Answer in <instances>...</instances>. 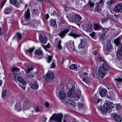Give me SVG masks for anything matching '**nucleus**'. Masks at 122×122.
Listing matches in <instances>:
<instances>
[{
    "label": "nucleus",
    "mask_w": 122,
    "mask_h": 122,
    "mask_svg": "<svg viewBox=\"0 0 122 122\" xmlns=\"http://www.w3.org/2000/svg\"><path fill=\"white\" fill-rule=\"evenodd\" d=\"M16 36L17 37V38L18 40V42L20 40H21L22 36L20 32H18L16 33Z\"/></svg>",
    "instance_id": "35"
},
{
    "label": "nucleus",
    "mask_w": 122,
    "mask_h": 122,
    "mask_svg": "<svg viewBox=\"0 0 122 122\" xmlns=\"http://www.w3.org/2000/svg\"><path fill=\"white\" fill-rule=\"evenodd\" d=\"M34 73L33 72H31L30 74H27L26 75L27 77H28L30 78H33L34 77Z\"/></svg>",
    "instance_id": "45"
},
{
    "label": "nucleus",
    "mask_w": 122,
    "mask_h": 122,
    "mask_svg": "<svg viewBox=\"0 0 122 122\" xmlns=\"http://www.w3.org/2000/svg\"><path fill=\"white\" fill-rule=\"evenodd\" d=\"M67 87L69 88H71L68 92V96L69 97L72 98L74 97L75 100L77 101L79 98V96L75 93L76 87V84L74 82H73L72 83H69L67 84Z\"/></svg>",
    "instance_id": "1"
},
{
    "label": "nucleus",
    "mask_w": 122,
    "mask_h": 122,
    "mask_svg": "<svg viewBox=\"0 0 122 122\" xmlns=\"http://www.w3.org/2000/svg\"><path fill=\"white\" fill-rule=\"evenodd\" d=\"M95 32H94L93 31L91 33L89 34V35L92 38H93L95 36Z\"/></svg>",
    "instance_id": "50"
},
{
    "label": "nucleus",
    "mask_w": 122,
    "mask_h": 122,
    "mask_svg": "<svg viewBox=\"0 0 122 122\" xmlns=\"http://www.w3.org/2000/svg\"><path fill=\"white\" fill-rule=\"evenodd\" d=\"M34 68V66L32 65H31L29 66L27 68V73H29L30 71L33 70Z\"/></svg>",
    "instance_id": "32"
},
{
    "label": "nucleus",
    "mask_w": 122,
    "mask_h": 122,
    "mask_svg": "<svg viewBox=\"0 0 122 122\" xmlns=\"http://www.w3.org/2000/svg\"><path fill=\"white\" fill-rule=\"evenodd\" d=\"M117 56H122V45H120L118 49L117 52Z\"/></svg>",
    "instance_id": "22"
},
{
    "label": "nucleus",
    "mask_w": 122,
    "mask_h": 122,
    "mask_svg": "<svg viewBox=\"0 0 122 122\" xmlns=\"http://www.w3.org/2000/svg\"><path fill=\"white\" fill-rule=\"evenodd\" d=\"M114 80L119 82H122V79L121 78H119L117 79H114Z\"/></svg>",
    "instance_id": "56"
},
{
    "label": "nucleus",
    "mask_w": 122,
    "mask_h": 122,
    "mask_svg": "<svg viewBox=\"0 0 122 122\" xmlns=\"http://www.w3.org/2000/svg\"><path fill=\"white\" fill-rule=\"evenodd\" d=\"M49 43H48V44L46 46H44L42 44V45L43 46V47L45 49H46V48H50V47L49 46Z\"/></svg>",
    "instance_id": "54"
},
{
    "label": "nucleus",
    "mask_w": 122,
    "mask_h": 122,
    "mask_svg": "<svg viewBox=\"0 0 122 122\" xmlns=\"http://www.w3.org/2000/svg\"><path fill=\"white\" fill-rule=\"evenodd\" d=\"M94 28L96 30H99L101 29H102V28L101 25H100L99 24L97 23H94Z\"/></svg>",
    "instance_id": "24"
},
{
    "label": "nucleus",
    "mask_w": 122,
    "mask_h": 122,
    "mask_svg": "<svg viewBox=\"0 0 122 122\" xmlns=\"http://www.w3.org/2000/svg\"><path fill=\"white\" fill-rule=\"evenodd\" d=\"M35 112H42L43 111V110L40 109L38 106H37L35 109Z\"/></svg>",
    "instance_id": "40"
},
{
    "label": "nucleus",
    "mask_w": 122,
    "mask_h": 122,
    "mask_svg": "<svg viewBox=\"0 0 122 122\" xmlns=\"http://www.w3.org/2000/svg\"><path fill=\"white\" fill-rule=\"evenodd\" d=\"M6 90H4L2 94V97L3 98H4L6 96Z\"/></svg>",
    "instance_id": "44"
},
{
    "label": "nucleus",
    "mask_w": 122,
    "mask_h": 122,
    "mask_svg": "<svg viewBox=\"0 0 122 122\" xmlns=\"http://www.w3.org/2000/svg\"><path fill=\"white\" fill-rule=\"evenodd\" d=\"M68 35L73 37L75 39L82 36V35L81 34H76L74 33L73 32H71L68 34Z\"/></svg>",
    "instance_id": "16"
},
{
    "label": "nucleus",
    "mask_w": 122,
    "mask_h": 122,
    "mask_svg": "<svg viewBox=\"0 0 122 122\" xmlns=\"http://www.w3.org/2000/svg\"><path fill=\"white\" fill-rule=\"evenodd\" d=\"M59 93L60 97L62 99H64L65 98L66 95L63 91L61 90L59 92Z\"/></svg>",
    "instance_id": "30"
},
{
    "label": "nucleus",
    "mask_w": 122,
    "mask_h": 122,
    "mask_svg": "<svg viewBox=\"0 0 122 122\" xmlns=\"http://www.w3.org/2000/svg\"><path fill=\"white\" fill-rule=\"evenodd\" d=\"M76 106V103L73 100H71V102L70 106L69 107H73Z\"/></svg>",
    "instance_id": "42"
},
{
    "label": "nucleus",
    "mask_w": 122,
    "mask_h": 122,
    "mask_svg": "<svg viewBox=\"0 0 122 122\" xmlns=\"http://www.w3.org/2000/svg\"><path fill=\"white\" fill-rule=\"evenodd\" d=\"M98 60L99 61H104V58L102 57H99Z\"/></svg>",
    "instance_id": "57"
},
{
    "label": "nucleus",
    "mask_w": 122,
    "mask_h": 122,
    "mask_svg": "<svg viewBox=\"0 0 122 122\" xmlns=\"http://www.w3.org/2000/svg\"><path fill=\"white\" fill-rule=\"evenodd\" d=\"M112 117L114 120L118 122H121L122 120V118L121 116L116 114H112Z\"/></svg>",
    "instance_id": "14"
},
{
    "label": "nucleus",
    "mask_w": 122,
    "mask_h": 122,
    "mask_svg": "<svg viewBox=\"0 0 122 122\" xmlns=\"http://www.w3.org/2000/svg\"><path fill=\"white\" fill-rule=\"evenodd\" d=\"M10 3L17 7L18 8L19 6L17 0H10Z\"/></svg>",
    "instance_id": "25"
},
{
    "label": "nucleus",
    "mask_w": 122,
    "mask_h": 122,
    "mask_svg": "<svg viewBox=\"0 0 122 122\" xmlns=\"http://www.w3.org/2000/svg\"><path fill=\"white\" fill-rule=\"evenodd\" d=\"M29 85L30 88L33 90H36L38 89V85L37 83H30Z\"/></svg>",
    "instance_id": "23"
},
{
    "label": "nucleus",
    "mask_w": 122,
    "mask_h": 122,
    "mask_svg": "<svg viewBox=\"0 0 122 122\" xmlns=\"http://www.w3.org/2000/svg\"><path fill=\"white\" fill-rule=\"evenodd\" d=\"M69 67L71 69L73 70L76 69L77 68V66L75 64H72L69 66Z\"/></svg>",
    "instance_id": "43"
},
{
    "label": "nucleus",
    "mask_w": 122,
    "mask_h": 122,
    "mask_svg": "<svg viewBox=\"0 0 122 122\" xmlns=\"http://www.w3.org/2000/svg\"><path fill=\"white\" fill-rule=\"evenodd\" d=\"M101 22L102 23H103L105 22H106L107 21V19L105 18H102L101 19Z\"/></svg>",
    "instance_id": "55"
},
{
    "label": "nucleus",
    "mask_w": 122,
    "mask_h": 122,
    "mask_svg": "<svg viewBox=\"0 0 122 122\" xmlns=\"http://www.w3.org/2000/svg\"><path fill=\"white\" fill-rule=\"evenodd\" d=\"M39 10V9L36 8L33 10L32 12V13L34 15L37 16L40 13Z\"/></svg>",
    "instance_id": "31"
},
{
    "label": "nucleus",
    "mask_w": 122,
    "mask_h": 122,
    "mask_svg": "<svg viewBox=\"0 0 122 122\" xmlns=\"http://www.w3.org/2000/svg\"><path fill=\"white\" fill-rule=\"evenodd\" d=\"M105 38L106 37L105 36V35L104 34H102L100 37V38L103 41H104L105 40Z\"/></svg>",
    "instance_id": "47"
},
{
    "label": "nucleus",
    "mask_w": 122,
    "mask_h": 122,
    "mask_svg": "<svg viewBox=\"0 0 122 122\" xmlns=\"http://www.w3.org/2000/svg\"><path fill=\"white\" fill-rule=\"evenodd\" d=\"M52 56H48L47 57V59L48 61H51L52 59Z\"/></svg>",
    "instance_id": "49"
},
{
    "label": "nucleus",
    "mask_w": 122,
    "mask_h": 122,
    "mask_svg": "<svg viewBox=\"0 0 122 122\" xmlns=\"http://www.w3.org/2000/svg\"><path fill=\"white\" fill-rule=\"evenodd\" d=\"M110 66L109 64L106 62L102 64V66L99 67L98 70L99 75L102 78H103L106 75V71L110 70Z\"/></svg>",
    "instance_id": "2"
},
{
    "label": "nucleus",
    "mask_w": 122,
    "mask_h": 122,
    "mask_svg": "<svg viewBox=\"0 0 122 122\" xmlns=\"http://www.w3.org/2000/svg\"><path fill=\"white\" fill-rule=\"evenodd\" d=\"M107 97L109 100H112V98L111 96L107 95Z\"/></svg>",
    "instance_id": "61"
},
{
    "label": "nucleus",
    "mask_w": 122,
    "mask_h": 122,
    "mask_svg": "<svg viewBox=\"0 0 122 122\" xmlns=\"http://www.w3.org/2000/svg\"><path fill=\"white\" fill-rule=\"evenodd\" d=\"M50 13L51 15H56V16H58V14L56 11L54 10L53 9H51V11H50Z\"/></svg>",
    "instance_id": "34"
},
{
    "label": "nucleus",
    "mask_w": 122,
    "mask_h": 122,
    "mask_svg": "<svg viewBox=\"0 0 122 122\" xmlns=\"http://www.w3.org/2000/svg\"><path fill=\"white\" fill-rule=\"evenodd\" d=\"M67 48L70 51H75V46L73 41L70 40L68 41Z\"/></svg>",
    "instance_id": "8"
},
{
    "label": "nucleus",
    "mask_w": 122,
    "mask_h": 122,
    "mask_svg": "<svg viewBox=\"0 0 122 122\" xmlns=\"http://www.w3.org/2000/svg\"><path fill=\"white\" fill-rule=\"evenodd\" d=\"M122 39V35L114 40V42L117 46L121 44L120 42Z\"/></svg>",
    "instance_id": "15"
},
{
    "label": "nucleus",
    "mask_w": 122,
    "mask_h": 122,
    "mask_svg": "<svg viewBox=\"0 0 122 122\" xmlns=\"http://www.w3.org/2000/svg\"><path fill=\"white\" fill-rule=\"evenodd\" d=\"M37 25V24L36 23V21L34 20L28 22L27 25H28L29 27H33Z\"/></svg>",
    "instance_id": "20"
},
{
    "label": "nucleus",
    "mask_w": 122,
    "mask_h": 122,
    "mask_svg": "<svg viewBox=\"0 0 122 122\" xmlns=\"http://www.w3.org/2000/svg\"><path fill=\"white\" fill-rule=\"evenodd\" d=\"M35 49L34 47H32L28 50H25V52L26 54L30 56H31L32 53Z\"/></svg>",
    "instance_id": "21"
},
{
    "label": "nucleus",
    "mask_w": 122,
    "mask_h": 122,
    "mask_svg": "<svg viewBox=\"0 0 122 122\" xmlns=\"http://www.w3.org/2000/svg\"><path fill=\"white\" fill-rule=\"evenodd\" d=\"M63 115L60 113L53 114L50 118V120H53L57 122H61Z\"/></svg>",
    "instance_id": "4"
},
{
    "label": "nucleus",
    "mask_w": 122,
    "mask_h": 122,
    "mask_svg": "<svg viewBox=\"0 0 122 122\" xmlns=\"http://www.w3.org/2000/svg\"><path fill=\"white\" fill-rule=\"evenodd\" d=\"M100 100L99 99H98V100H96V103H95V104H96L98 103H99L100 101Z\"/></svg>",
    "instance_id": "64"
},
{
    "label": "nucleus",
    "mask_w": 122,
    "mask_h": 122,
    "mask_svg": "<svg viewBox=\"0 0 122 122\" xmlns=\"http://www.w3.org/2000/svg\"><path fill=\"white\" fill-rule=\"evenodd\" d=\"M107 102V103L104 104L103 107L101 109L102 112L104 113L111 112V109L114 107V105L113 103L109 101L108 102Z\"/></svg>",
    "instance_id": "3"
},
{
    "label": "nucleus",
    "mask_w": 122,
    "mask_h": 122,
    "mask_svg": "<svg viewBox=\"0 0 122 122\" xmlns=\"http://www.w3.org/2000/svg\"><path fill=\"white\" fill-rule=\"evenodd\" d=\"M24 16L25 18L29 19L30 16V9L28 8L26 11L25 12L24 14Z\"/></svg>",
    "instance_id": "28"
},
{
    "label": "nucleus",
    "mask_w": 122,
    "mask_h": 122,
    "mask_svg": "<svg viewBox=\"0 0 122 122\" xmlns=\"http://www.w3.org/2000/svg\"><path fill=\"white\" fill-rule=\"evenodd\" d=\"M114 11L116 13L122 12V4H118L116 5L114 8Z\"/></svg>",
    "instance_id": "13"
},
{
    "label": "nucleus",
    "mask_w": 122,
    "mask_h": 122,
    "mask_svg": "<svg viewBox=\"0 0 122 122\" xmlns=\"http://www.w3.org/2000/svg\"><path fill=\"white\" fill-rule=\"evenodd\" d=\"M115 2L112 1H109L108 2H107V4L109 5H111L113 4Z\"/></svg>",
    "instance_id": "51"
},
{
    "label": "nucleus",
    "mask_w": 122,
    "mask_h": 122,
    "mask_svg": "<svg viewBox=\"0 0 122 122\" xmlns=\"http://www.w3.org/2000/svg\"><path fill=\"white\" fill-rule=\"evenodd\" d=\"M81 19V17L79 15H74L68 20L70 22L75 23L80 21Z\"/></svg>",
    "instance_id": "6"
},
{
    "label": "nucleus",
    "mask_w": 122,
    "mask_h": 122,
    "mask_svg": "<svg viewBox=\"0 0 122 122\" xmlns=\"http://www.w3.org/2000/svg\"><path fill=\"white\" fill-rule=\"evenodd\" d=\"M45 105L46 108H48L49 106V104L48 102H46L45 103Z\"/></svg>",
    "instance_id": "62"
},
{
    "label": "nucleus",
    "mask_w": 122,
    "mask_h": 122,
    "mask_svg": "<svg viewBox=\"0 0 122 122\" xmlns=\"http://www.w3.org/2000/svg\"><path fill=\"white\" fill-rule=\"evenodd\" d=\"M106 49V50L105 51V53L107 54H109V52L111 51L112 49V46L111 43L107 44Z\"/></svg>",
    "instance_id": "17"
},
{
    "label": "nucleus",
    "mask_w": 122,
    "mask_h": 122,
    "mask_svg": "<svg viewBox=\"0 0 122 122\" xmlns=\"http://www.w3.org/2000/svg\"><path fill=\"white\" fill-rule=\"evenodd\" d=\"M104 0H100V1L96 3V8L95 9L96 11L100 13L102 11L101 8L104 4L105 2Z\"/></svg>",
    "instance_id": "7"
},
{
    "label": "nucleus",
    "mask_w": 122,
    "mask_h": 122,
    "mask_svg": "<svg viewBox=\"0 0 122 122\" xmlns=\"http://www.w3.org/2000/svg\"><path fill=\"white\" fill-rule=\"evenodd\" d=\"M20 69L17 67H14L13 68L11 71L12 72H18L20 71Z\"/></svg>",
    "instance_id": "41"
},
{
    "label": "nucleus",
    "mask_w": 122,
    "mask_h": 122,
    "mask_svg": "<svg viewBox=\"0 0 122 122\" xmlns=\"http://www.w3.org/2000/svg\"><path fill=\"white\" fill-rule=\"evenodd\" d=\"M107 93V90L104 88L102 89L99 92V94L100 96L102 97H105Z\"/></svg>",
    "instance_id": "18"
},
{
    "label": "nucleus",
    "mask_w": 122,
    "mask_h": 122,
    "mask_svg": "<svg viewBox=\"0 0 122 122\" xmlns=\"http://www.w3.org/2000/svg\"><path fill=\"white\" fill-rule=\"evenodd\" d=\"M119 17V15H114L113 16V17L114 18H116L117 19Z\"/></svg>",
    "instance_id": "60"
},
{
    "label": "nucleus",
    "mask_w": 122,
    "mask_h": 122,
    "mask_svg": "<svg viewBox=\"0 0 122 122\" xmlns=\"http://www.w3.org/2000/svg\"><path fill=\"white\" fill-rule=\"evenodd\" d=\"M17 80L18 81L23 85H25L27 83L26 81L22 78L20 76L17 77Z\"/></svg>",
    "instance_id": "27"
},
{
    "label": "nucleus",
    "mask_w": 122,
    "mask_h": 122,
    "mask_svg": "<svg viewBox=\"0 0 122 122\" xmlns=\"http://www.w3.org/2000/svg\"><path fill=\"white\" fill-rule=\"evenodd\" d=\"M11 74V77L14 80H16V77L17 75V73L14 72H12Z\"/></svg>",
    "instance_id": "37"
},
{
    "label": "nucleus",
    "mask_w": 122,
    "mask_h": 122,
    "mask_svg": "<svg viewBox=\"0 0 122 122\" xmlns=\"http://www.w3.org/2000/svg\"><path fill=\"white\" fill-rule=\"evenodd\" d=\"M54 76L55 74L49 71L43 77L46 81L51 82L54 78Z\"/></svg>",
    "instance_id": "5"
},
{
    "label": "nucleus",
    "mask_w": 122,
    "mask_h": 122,
    "mask_svg": "<svg viewBox=\"0 0 122 122\" xmlns=\"http://www.w3.org/2000/svg\"><path fill=\"white\" fill-rule=\"evenodd\" d=\"M39 41L44 44L46 43L47 40V37L45 35L43 34H39Z\"/></svg>",
    "instance_id": "10"
},
{
    "label": "nucleus",
    "mask_w": 122,
    "mask_h": 122,
    "mask_svg": "<svg viewBox=\"0 0 122 122\" xmlns=\"http://www.w3.org/2000/svg\"><path fill=\"white\" fill-rule=\"evenodd\" d=\"M92 24L91 23L87 24L85 26L86 30L87 32H90L92 31Z\"/></svg>",
    "instance_id": "19"
},
{
    "label": "nucleus",
    "mask_w": 122,
    "mask_h": 122,
    "mask_svg": "<svg viewBox=\"0 0 122 122\" xmlns=\"http://www.w3.org/2000/svg\"><path fill=\"white\" fill-rule=\"evenodd\" d=\"M70 29V28L69 27H68L66 29L62 30L58 34V36L61 37V38H63L65 36L67 33L69 32Z\"/></svg>",
    "instance_id": "12"
},
{
    "label": "nucleus",
    "mask_w": 122,
    "mask_h": 122,
    "mask_svg": "<svg viewBox=\"0 0 122 122\" xmlns=\"http://www.w3.org/2000/svg\"><path fill=\"white\" fill-rule=\"evenodd\" d=\"M61 40H60L59 41L58 43V48L59 50H61L63 48L61 44Z\"/></svg>",
    "instance_id": "39"
},
{
    "label": "nucleus",
    "mask_w": 122,
    "mask_h": 122,
    "mask_svg": "<svg viewBox=\"0 0 122 122\" xmlns=\"http://www.w3.org/2000/svg\"><path fill=\"white\" fill-rule=\"evenodd\" d=\"M82 80L83 81H84L87 84H89V79L88 77H85L84 78H83Z\"/></svg>",
    "instance_id": "38"
},
{
    "label": "nucleus",
    "mask_w": 122,
    "mask_h": 122,
    "mask_svg": "<svg viewBox=\"0 0 122 122\" xmlns=\"http://www.w3.org/2000/svg\"><path fill=\"white\" fill-rule=\"evenodd\" d=\"M6 1L5 0H4L1 3V4L0 5V8H2L4 5H5V3L6 2Z\"/></svg>",
    "instance_id": "52"
},
{
    "label": "nucleus",
    "mask_w": 122,
    "mask_h": 122,
    "mask_svg": "<svg viewBox=\"0 0 122 122\" xmlns=\"http://www.w3.org/2000/svg\"><path fill=\"white\" fill-rule=\"evenodd\" d=\"M98 99L97 98V97H96V96L94 97L93 99V101L95 103H96V100L97 101L98 100Z\"/></svg>",
    "instance_id": "59"
},
{
    "label": "nucleus",
    "mask_w": 122,
    "mask_h": 122,
    "mask_svg": "<svg viewBox=\"0 0 122 122\" xmlns=\"http://www.w3.org/2000/svg\"><path fill=\"white\" fill-rule=\"evenodd\" d=\"M116 107L117 109H120L122 107L120 104H117L116 105Z\"/></svg>",
    "instance_id": "46"
},
{
    "label": "nucleus",
    "mask_w": 122,
    "mask_h": 122,
    "mask_svg": "<svg viewBox=\"0 0 122 122\" xmlns=\"http://www.w3.org/2000/svg\"><path fill=\"white\" fill-rule=\"evenodd\" d=\"M15 107L18 110H20L21 109V104L20 102H18L16 104Z\"/></svg>",
    "instance_id": "36"
},
{
    "label": "nucleus",
    "mask_w": 122,
    "mask_h": 122,
    "mask_svg": "<svg viewBox=\"0 0 122 122\" xmlns=\"http://www.w3.org/2000/svg\"><path fill=\"white\" fill-rule=\"evenodd\" d=\"M49 18V15L48 14H47L46 15V19H48Z\"/></svg>",
    "instance_id": "63"
},
{
    "label": "nucleus",
    "mask_w": 122,
    "mask_h": 122,
    "mask_svg": "<svg viewBox=\"0 0 122 122\" xmlns=\"http://www.w3.org/2000/svg\"><path fill=\"white\" fill-rule=\"evenodd\" d=\"M88 47L86 40L85 39H81V43L78 46L79 48L83 49Z\"/></svg>",
    "instance_id": "11"
},
{
    "label": "nucleus",
    "mask_w": 122,
    "mask_h": 122,
    "mask_svg": "<svg viewBox=\"0 0 122 122\" xmlns=\"http://www.w3.org/2000/svg\"><path fill=\"white\" fill-rule=\"evenodd\" d=\"M50 25L51 26L55 27H56L57 26V24L55 19H51L50 20Z\"/></svg>",
    "instance_id": "29"
},
{
    "label": "nucleus",
    "mask_w": 122,
    "mask_h": 122,
    "mask_svg": "<svg viewBox=\"0 0 122 122\" xmlns=\"http://www.w3.org/2000/svg\"><path fill=\"white\" fill-rule=\"evenodd\" d=\"M28 19L24 18V19H22L21 20V23L22 24L24 25H27L28 24V22L27 21Z\"/></svg>",
    "instance_id": "33"
},
{
    "label": "nucleus",
    "mask_w": 122,
    "mask_h": 122,
    "mask_svg": "<svg viewBox=\"0 0 122 122\" xmlns=\"http://www.w3.org/2000/svg\"><path fill=\"white\" fill-rule=\"evenodd\" d=\"M71 100H69L68 101L66 102V105H67L69 106H70V104L71 103Z\"/></svg>",
    "instance_id": "53"
},
{
    "label": "nucleus",
    "mask_w": 122,
    "mask_h": 122,
    "mask_svg": "<svg viewBox=\"0 0 122 122\" xmlns=\"http://www.w3.org/2000/svg\"><path fill=\"white\" fill-rule=\"evenodd\" d=\"M12 11V8L10 7H7L4 10V12L6 14H8L11 12Z\"/></svg>",
    "instance_id": "26"
},
{
    "label": "nucleus",
    "mask_w": 122,
    "mask_h": 122,
    "mask_svg": "<svg viewBox=\"0 0 122 122\" xmlns=\"http://www.w3.org/2000/svg\"><path fill=\"white\" fill-rule=\"evenodd\" d=\"M89 6L91 7H92L94 5V3L90 1H89Z\"/></svg>",
    "instance_id": "48"
},
{
    "label": "nucleus",
    "mask_w": 122,
    "mask_h": 122,
    "mask_svg": "<svg viewBox=\"0 0 122 122\" xmlns=\"http://www.w3.org/2000/svg\"><path fill=\"white\" fill-rule=\"evenodd\" d=\"M56 66L55 63H53L51 64V68H55V67Z\"/></svg>",
    "instance_id": "58"
},
{
    "label": "nucleus",
    "mask_w": 122,
    "mask_h": 122,
    "mask_svg": "<svg viewBox=\"0 0 122 122\" xmlns=\"http://www.w3.org/2000/svg\"><path fill=\"white\" fill-rule=\"evenodd\" d=\"M34 53L35 55V57L37 59H41L43 56V52L41 50H35Z\"/></svg>",
    "instance_id": "9"
}]
</instances>
